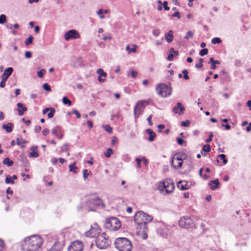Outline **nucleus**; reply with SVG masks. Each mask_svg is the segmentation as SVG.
<instances>
[{"instance_id": "obj_1", "label": "nucleus", "mask_w": 251, "mask_h": 251, "mask_svg": "<svg viewBox=\"0 0 251 251\" xmlns=\"http://www.w3.org/2000/svg\"><path fill=\"white\" fill-rule=\"evenodd\" d=\"M43 244V239L37 235L27 237L22 242V248L27 251H35L38 250Z\"/></svg>"}, {"instance_id": "obj_2", "label": "nucleus", "mask_w": 251, "mask_h": 251, "mask_svg": "<svg viewBox=\"0 0 251 251\" xmlns=\"http://www.w3.org/2000/svg\"><path fill=\"white\" fill-rule=\"evenodd\" d=\"M114 244L119 251H131L132 249L131 242L126 238H117Z\"/></svg>"}, {"instance_id": "obj_3", "label": "nucleus", "mask_w": 251, "mask_h": 251, "mask_svg": "<svg viewBox=\"0 0 251 251\" xmlns=\"http://www.w3.org/2000/svg\"><path fill=\"white\" fill-rule=\"evenodd\" d=\"M158 188L161 192H163L164 190H165L167 194H170L174 190V183L172 180L167 179L160 182L158 183Z\"/></svg>"}, {"instance_id": "obj_4", "label": "nucleus", "mask_w": 251, "mask_h": 251, "mask_svg": "<svg viewBox=\"0 0 251 251\" xmlns=\"http://www.w3.org/2000/svg\"><path fill=\"white\" fill-rule=\"evenodd\" d=\"M108 236L105 233H102L98 235L96 239V244L100 249L106 248L110 244Z\"/></svg>"}, {"instance_id": "obj_5", "label": "nucleus", "mask_w": 251, "mask_h": 251, "mask_svg": "<svg viewBox=\"0 0 251 251\" xmlns=\"http://www.w3.org/2000/svg\"><path fill=\"white\" fill-rule=\"evenodd\" d=\"M152 217L143 211L137 212L134 216V220L137 224H146L152 220Z\"/></svg>"}, {"instance_id": "obj_6", "label": "nucleus", "mask_w": 251, "mask_h": 251, "mask_svg": "<svg viewBox=\"0 0 251 251\" xmlns=\"http://www.w3.org/2000/svg\"><path fill=\"white\" fill-rule=\"evenodd\" d=\"M102 204V203L101 200L99 198L95 199H89L87 201L83 204V208L88 211H94L96 209L97 206Z\"/></svg>"}, {"instance_id": "obj_7", "label": "nucleus", "mask_w": 251, "mask_h": 251, "mask_svg": "<svg viewBox=\"0 0 251 251\" xmlns=\"http://www.w3.org/2000/svg\"><path fill=\"white\" fill-rule=\"evenodd\" d=\"M156 91L157 94L163 98H167L171 96L172 88L163 83L159 84L156 87Z\"/></svg>"}, {"instance_id": "obj_8", "label": "nucleus", "mask_w": 251, "mask_h": 251, "mask_svg": "<svg viewBox=\"0 0 251 251\" xmlns=\"http://www.w3.org/2000/svg\"><path fill=\"white\" fill-rule=\"evenodd\" d=\"M106 226L111 230L116 231L121 227V224L120 220L117 218L111 217L107 221Z\"/></svg>"}, {"instance_id": "obj_9", "label": "nucleus", "mask_w": 251, "mask_h": 251, "mask_svg": "<svg viewBox=\"0 0 251 251\" xmlns=\"http://www.w3.org/2000/svg\"><path fill=\"white\" fill-rule=\"evenodd\" d=\"M185 155L184 154L177 153L175 154L173 157L172 164L175 169H179L182 167L183 160L185 159Z\"/></svg>"}, {"instance_id": "obj_10", "label": "nucleus", "mask_w": 251, "mask_h": 251, "mask_svg": "<svg viewBox=\"0 0 251 251\" xmlns=\"http://www.w3.org/2000/svg\"><path fill=\"white\" fill-rule=\"evenodd\" d=\"M180 226L185 228H189L193 226L194 222L189 217H183L178 221Z\"/></svg>"}, {"instance_id": "obj_11", "label": "nucleus", "mask_w": 251, "mask_h": 251, "mask_svg": "<svg viewBox=\"0 0 251 251\" xmlns=\"http://www.w3.org/2000/svg\"><path fill=\"white\" fill-rule=\"evenodd\" d=\"M100 228L97 224L95 223L91 226V229L85 233L86 237H95L100 234Z\"/></svg>"}, {"instance_id": "obj_12", "label": "nucleus", "mask_w": 251, "mask_h": 251, "mask_svg": "<svg viewBox=\"0 0 251 251\" xmlns=\"http://www.w3.org/2000/svg\"><path fill=\"white\" fill-rule=\"evenodd\" d=\"M148 104V102L145 100L139 101L134 108V113L135 118H137L140 115L144 109L146 105Z\"/></svg>"}, {"instance_id": "obj_13", "label": "nucleus", "mask_w": 251, "mask_h": 251, "mask_svg": "<svg viewBox=\"0 0 251 251\" xmlns=\"http://www.w3.org/2000/svg\"><path fill=\"white\" fill-rule=\"evenodd\" d=\"M84 249V245L82 241H75L71 243L68 248V251H82Z\"/></svg>"}, {"instance_id": "obj_14", "label": "nucleus", "mask_w": 251, "mask_h": 251, "mask_svg": "<svg viewBox=\"0 0 251 251\" xmlns=\"http://www.w3.org/2000/svg\"><path fill=\"white\" fill-rule=\"evenodd\" d=\"M13 72V69L12 67H9L4 70L1 75V80L0 82V87L1 88L5 87L6 81Z\"/></svg>"}, {"instance_id": "obj_15", "label": "nucleus", "mask_w": 251, "mask_h": 251, "mask_svg": "<svg viewBox=\"0 0 251 251\" xmlns=\"http://www.w3.org/2000/svg\"><path fill=\"white\" fill-rule=\"evenodd\" d=\"M64 36L66 41H69L71 39L79 38L80 34L77 30L75 29H72L66 32L64 34Z\"/></svg>"}, {"instance_id": "obj_16", "label": "nucleus", "mask_w": 251, "mask_h": 251, "mask_svg": "<svg viewBox=\"0 0 251 251\" xmlns=\"http://www.w3.org/2000/svg\"><path fill=\"white\" fill-rule=\"evenodd\" d=\"M184 110L185 108L180 102H177L176 105L173 109L174 113H177L179 115L183 114Z\"/></svg>"}, {"instance_id": "obj_17", "label": "nucleus", "mask_w": 251, "mask_h": 251, "mask_svg": "<svg viewBox=\"0 0 251 251\" xmlns=\"http://www.w3.org/2000/svg\"><path fill=\"white\" fill-rule=\"evenodd\" d=\"M96 72L99 75L98 76V81L100 82H103L105 81V78L107 76V74L102 69H98Z\"/></svg>"}, {"instance_id": "obj_18", "label": "nucleus", "mask_w": 251, "mask_h": 251, "mask_svg": "<svg viewBox=\"0 0 251 251\" xmlns=\"http://www.w3.org/2000/svg\"><path fill=\"white\" fill-rule=\"evenodd\" d=\"M177 187L181 190H187L190 187V185H189L188 182L186 181L180 180L177 183Z\"/></svg>"}, {"instance_id": "obj_19", "label": "nucleus", "mask_w": 251, "mask_h": 251, "mask_svg": "<svg viewBox=\"0 0 251 251\" xmlns=\"http://www.w3.org/2000/svg\"><path fill=\"white\" fill-rule=\"evenodd\" d=\"M208 185L210 188L212 190L218 188L220 187V183L218 179L210 181L208 183Z\"/></svg>"}, {"instance_id": "obj_20", "label": "nucleus", "mask_w": 251, "mask_h": 251, "mask_svg": "<svg viewBox=\"0 0 251 251\" xmlns=\"http://www.w3.org/2000/svg\"><path fill=\"white\" fill-rule=\"evenodd\" d=\"M64 241L55 243L49 251H60L63 245Z\"/></svg>"}, {"instance_id": "obj_21", "label": "nucleus", "mask_w": 251, "mask_h": 251, "mask_svg": "<svg viewBox=\"0 0 251 251\" xmlns=\"http://www.w3.org/2000/svg\"><path fill=\"white\" fill-rule=\"evenodd\" d=\"M17 106L18 107L17 110L19 116H22L24 114V112L27 110V108L24 106L22 103H18L17 104Z\"/></svg>"}, {"instance_id": "obj_22", "label": "nucleus", "mask_w": 251, "mask_h": 251, "mask_svg": "<svg viewBox=\"0 0 251 251\" xmlns=\"http://www.w3.org/2000/svg\"><path fill=\"white\" fill-rule=\"evenodd\" d=\"M178 55V52L174 50V48H171L168 55V60L170 61L173 60L175 56Z\"/></svg>"}, {"instance_id": "obj_23", "label": "nucleus", "mask_w": 251, "mask_h": 251, "mask_svg": "<svg viewBox=\"0 0 251 251\" xmlns=\"http://www.w3.org/2000/svg\"><path fill=\"white\" fill-rule=\"evenodd\" d=\"M146 132L149 135L148 140L150 142H152L154 141L156 137V134L152 131V130L151 129H148L146 130Z\"/></svg>"}, {"instance_id": "obj_24", "label": "nucleus", "mask_w": 251, "mask_h": 251, "mask_svg": "<svg viewBox=\"0 0 251 251\" xmlns=\"http://www.w3.org/2000/svg\"><path fill=\"white\" fill-rule=\"evenodd\" d=\"M165 38L168 43H170L171 42H172L174 38L173 31L170 30L168 31V32L166 33L165 34Z\"/></svg>"}, {"instance_id": "obj_25", "label": "nucleus", "mask_w": 251, "mask_h": 251, "mask_svg": "<svg viewBox=\"0 0 251 251\" xmlns=\"http://www.w3.org/2000/svg\"><path fill=\"white\" fill-rule=\"evenodd\" d=\"M132 48H130L129 45H127L126 47V50L128 52V54H130L131 52H136V50L137 48V46L135 44H132Z\"/></svg>"}, {"instance_id": "obj_26", "label": "nucleus", "mask_w": 251, "mask_h": 251, "mask_svg": "<svg viewBox=\"0 0 251 251\" xmlns=\"http://www.w3.org/2000/svg\"><path fill=\"white\" fill-rule=\"evenodd\" d=\"M13 127V125L11 123L3 125L2 126V128L5 130V131L8 133H10L12 131Z\"/></svg>"}, {"instance_id": "obj_27", "label": "nucleus", "mask_w": 251, "mask_h": 251, "mask_svg": "<svg viewBox=\"0 0 251 251\" xmlns=\"http://www.w3.org/2000/svg\"><path fill=\"white\" fill-rule=\"evenodd\" d=\"M37 147L32 146L31 147L30 150H31V152L29 154L30 157H37L39 156V154L36 151Z\"/></svg>"}, {"instance_id": "obj_28", "label": "nucleus", "mask_w": 251, "mask_h": 251, "mask_svg": "<svg viewBox=\"0 0 251 251\" xmlns=\"http://www.w3.org/2000/svg\"><path fill=\"white\" fill-rule=\"evenodd\" d=\"M209 62L211 63V69L212 70H215L216 69V65L220 64L219 60H215L213 58H210L209 59Z\"/></svg>"}, {"instance_id": "obj_29", "label": "nucleus", "mask_w": 251, "mask_h": 251, "mask_svg": "<svg viewBox=\"0 0 251 251\" xmlns=\"http://www.w3.org/2000/svg\"><path fill=\"white\" fill-rule=\"evenodd\" d=\"M211 150V147L209 145H205L203 146V149L201 151V153L204 156L206 155V153L208 152Z\"/></svg>"}, {"instance_id": "obj_30", "label": "nucleus", "mask_w": 251, "mask_h": 251, "mask_svg": "<svg viewBox=\"0 0 251 251\" xmlns=\"http://www.w3.org/2000/svg\"><path fill=\"white\" fill-rule=\"evenodd\" d=\"M3 163L8 167H11L13 165L14 162L9 158L6 157L3 160Z\"/></svg>"}, {"instance_id": "obj_31", "label": "nucleus", "mask_w": 251, "mask_h": 251, "mask_svg": "<svg viewBox=\"0 0 251 251\" xmlns=\"http://www.w3.org/2000/svg\"><path fill=\"white\" fill-rule=\"evenodd\" d=\"M75 165H76L75 162H74L73 164L69 165V170L71 172H73L75 174H76L77 173L76 171L77 167H76Z\"/></svg>"}, {"instance_id": "obj_32", "label": "nucleus", "mask_w": 251, "mask_h": 251, "mask_svg": "<svg viewBox=\"0 0 251 251\" xmlns=\"http://www.w3.org/2000/svg\"><path fill=\"white\" fill-rule=\"evenodd\" d=\"M113 153V151L112 149L111 148H108L105 152L104 153V156L107 157L109 158L110 157V156Z\"/></svg>"}, {"instance_id": "obj_33", "label": "nucleus", "mask_w": 251, "mask_h": 251, "mask_svg": "<svg viewBox=\"0 0 251 251\" xmlns=\"http://www.w3.org/2000/svg\"><path fill=\"white\" fill-rule=\"evenodd\" d=\"M49 113H48L47 116L49 118H51L53 117L54 114L55 112V109L51 107L49 111Z\"/></svg>"}, {"instance_id": "obj_34", "label": "nucleus", "mask_w": 251, "mask_h": 251, "mask_svg": "<svg viewBox=\"0 0 251 251\" xmlns=\"http://www.w3.org/2000/svg\"><path fill=\"white\" fill-rule=\"evenodd\" d=\"M63 103L64 104H68V105H71L72 102L70 100L66 97H64L62 99Z\"/></svg>"}, {"instance_id": "obj_35", "label": "nucleus", "mask_w": 251, "mask_h": 251, "mask_svg": "<svg viewBox=\"0 0 251 251\" xmlns=\"http://www.w3.org/2000/svg\"><path fill=\"white\" fill-rule=\"evenodd\" d=\"M194 35V33L191 31H188L186 34V35L184 37V38L186 40H188L189 39V38H191L193 37Z\"/></svg>"}, {"instance_id": "obj_36", "label": "nucleus", "mask_w": 251, "mask_h": 251, "mask_svg": "<svg viewBox=\"0 0 251 251\" xmlns=\"http://www.w3.org/2000/svg\"><path fill=\"white\" fill-rule=\"evenodd\" d=\"M211 42L213 44H220L222 42V40L220 38L215 37L212 39Z\"/></svg>"}, {"instance_id": "obj_37", "label": "nucleus", "mask_w": 251, "mask_h": 251, "mask_svg": "<svg viewBox=\"0 0 251 251\" xmlns=\"http://www.w3.org/2000/svg\"><path fill=\"white\" fill-rule=\"evenodd\" d=\"M59 130L60 127L58 126H56L51 130V133L56 136H58V132H59Z\"/></svg>"}, {"instance_id": "obj_38", "label": "nucleus", "mask_w": 251, "mask_h": 251, "mask_svg": "<svg viewBox=\"0 0 251 251\" xmlns=\"http://www.w3.org/2000/svg\"><path fill=\"white\" fill-rule=\"evenodd\" d=\"M33 39V38L31 35L29 36L28 38L26 39V40L25 41V45L28 46L31 44L32 43Z\"/></svg>"}, {"instance_id": "obj_39", "label": "nucleus", "mask_w": 251, "mask_h": 251, "mask_svg": "<svg viewBox=\"0 0 251 251\" xmlns=\"http://www.w3.org/2000/svg\"><path fill=\"white\" fill-rule=\"evenodd\" d=\"M6 21V17L4 14L0 15V24H4Z\"/></svg>"}, {"instance_id": "obj_40", "label": "nucleus", "mask_w": 251, "mask_h": 251, "mask_svg": "<svg viewBox=\"0 0 251 251\" xmlns=\"http://www.w3.org/2000/svg\"><path fill=\"white\" fill-rule=\"evenodd\" d=\"M218 158H220L221 159L223 160V162L224 164H226L227 162V160L226 159V155L224 154H220L218 156Z\"/></svg>"}, {"instance_id": "obj_41", "label": "nucleus", "mask_w": 251, "mask_h": 251, "mask_svg": "<svg viewBox=\"0 0 251 251\" xmlns=\"http://www.w3.org/2000/svg\"><path fill=\"white\" fill-rule=\"evenodd\" d=\"M130 74L131 76L133 78H135L136 77L137 75V72L135 71L133 69H131L130 70ZM127 75L129 76V73H128L127 74Z\"/></svg>"}, {"instance_id": "obj_42", "label": "nucleus", "mask_w": 251, "mask_h": 251, "mask_svg": "<svg viewBox=\"0 0 251 251\" xmlns=\"http://www.w3.org/2000/svg\"><path fill=\"white\" fill-rule=\"evenodd\" d=\"M160 33V29H159L158 28L153 29L152 30V34L156 37L158 36L159 35Z\"/></svg>"}, {"instance_id": "obj_43", "label": "nucleus", "mask_w": 251, "mask_h": 251, "mask_svg": "<svg viewBox=\"0 0 251 251\" xmlns=\"http://www.w3.org/2000/svg\"><path fill=\"white\" fill-rule=\"evenodd\" d=\"M204 62V60L202 58L199 59V63L196 64L195 66L197 68H201L202 67V63Z\"/></svg>"}, {"instance_id": "obj_44", "label": "nucleus", "mask_w": 251, "mask_h": 251, "mask_svg": "<svg viewBox=\"0 0 251 251\" xmlns=\"http://www.w3.org/2000/svg\"><path fill=\"white\" fill-rule=\"evenodd\" d=\"M5 183L7 184L11 183L14 184V181L11 179V177L10 176H8L6 177L5 178Z\"/></svg>"}, {"instance_id": "obj_45", "label": "nucleus", "mask_w": 251, "mask_h": 251, "mask_svg": "<svg viewBox=\"0 0 251 251\" xmlns=\"http://www.w3.org/2000/svg\"><path fill=\"white\" fill-rule=\"evenodd\" d=\"M208 51L207 49H203L200 51L199 54L201 56H203L206 55L208 53Z\"/></svg>"}, {"instance_id": "obj_46", "label": "nucleus", "mask_w": 251, "mask_h": 251, "mask_svg": "<svg viewBox=\"0 0 251 251\" xmlns=\"http://www.w3.org/2000/svg\"><path fill=\"white\" fill-rule=\"evenodd\" d=\"M46 71L44 69H42L40 71L37 72V75L39 77L42 78L44 74L45 73Z\"/></svg>"}, {"instance_id": "obj_47", "label": "nucleus", "mask_w": 251, "mask_h": 251, "mask_svg": "<svg viewBox=\"0 0 251 251\" xmlns=\"http://www.w3.org/2000/svg\"><path fill=\"white\" fill-rule=\"evenodd\" d=\"M182 73L183 74V78L186 80L188 79L189 75H188V71L187 70H184L182 71Z\"/></svg>"}, {"instance_id": "obj_48", "label": "nucleus", "mask_w": 251, "mask_h": 251, "mask_svg": "<svg viewBox=\"0 0 251 251\" xmlns=\"http://www.w3.org/2000/svg\"><path fill=\"white\" fill-rule=\"evenodd\" d=\"M43 88L47 91H50L51 89L50 86L47 83H44L43 85Z\"/></svg>"}, {"instance_id": "obj_49", "label": "nucleus", "mask_w": 251, "mask_h": 251, "mask_svg": "<svg viewBox=\"0 0 251 251\" xmlns=\"http://www.w3.org/2000/svg\"><path fill=\"white\" fill-rule=\"evenodd\" d=\"M69 150V145L68 144L63 145L61 147V151H66Z\"/></svg>"}, {"instance_id": "obj_50", "label": "nucleus", "mask_w": 251, "mask_h": 251, "mask_svg": "<svg viewBox=\"0 0 251 251\" xmlns=\"http://www.w3.org/2000/svg\"><path fill=\"white\" fill-rule=\"evenodd\" d=\"M98 15H100V18L101 19H103L104 18V16L102 15V14L103 13V10L102 9H100L97 12Z\"/></svg>"}, {"instance_id": "obj_51", "label": "nucleus", "mask_w": 251, "mask_h": 251, "mask_svg": "<svg viewBox=\"0 0 251 251\" xmlns=\"http://www.w3.org/2000/svg\"><path fill=\"white\" fill-rule=\"evenodd\" d=\"M89 175V173L88 172V170L86 169L83 170V176L84 178L85 179L87 178Z\"/></svg>"}, {"instance_id": "obj_52", "label": "nucleus", "mask_w": 251, "mask_h": 251, "mask_svg": "<svg viewBox=\"0 0 251 251\" xmlns=\"http://www.w3.org/2000/svg\"><path fill=\"white\" fill-rule=\"evenodd\" d=\"M190 124V121L189 120H186L185 121H183L181 122V125L183 126H188Z\"/></svg>"}, {"instance_id": "obj_53", "label": "nucleus", "mask_w": 251, "mask_h": 251, "mask_svg": "<svg viewBox=\"0 0 251 251\" xmlns=\"http://www.w3.org/2000/svg\"><path fill=\"white\" fill-rule=\"evenodd\" d=\"M72 113L73 114H75L77 118H80V116H81L80 114L78 112V111L77 110H76V109L73 110Z\"/></svg>"}, {"instance_id": "obj_54", "label": "nucleus", "mask_w": 251, "mask_h": 251, "mask_svg": "<svg viewBox=\"0 0 251 251\" xmlns=\"http://www.w3.org/2000/svg\"><path fill=\"white\" fill-rule=\"evenodd\" d=\"M104 129L109 133H111L112 132V128L108 125L104 126Z\"/></svg>"}, {"instance_id": "obj_55", "label": "nucleus", "mask_w": 251, "mask_h": 251, "mask_svg": "<svg viewBox=\"0 0 251 251\" xmlns=\"http://www.w3.org/2000/svg\"><path fill=\"white\" fill-rule=\"evenodd\" d=\"M167 2L166 1H164L163 3V5L164 7V8L165 10H169L170 9V7L167 5Z\"/></svg>"}, {"instance_id": "obj_56", "label": "nucleus", "mask_w": 251, "mask_h": 251, "mask_svg": "<svg viewBox=\"0 0 251 251\" xmlns=\"http://www.w3.org/2000/svg\"><path fill=\"white\" fill-rule=\"evenodd\" d=\"M32 56V53L29 51H26L25 52V57L27 58H30Z\"/></svg>"}, {"instance_id": "obj_57", "label": "nucleus", "mask_w": 251, "mask_h": 251, "mask_svg": "<svg viewBox=\"0 0 251 251\" xmlns=\"http://www.w3.org/2000/svg\"><path fill=\"white\" fill-rule=\"evenodd\" d=\"M4 248V244L3 241L0 239V251H2Z\"/></svg>"}, {"instance_id": "obj_58", "label": "nucleus", "mask_w": 251, "mask_h": 251, "mask_svg": "<svg viewBox=\"0 0 251 251\" xmlns=\"http://www.w3.org/2000/svg\"><path fill=\"white\" fill-rule=\"evenodd\" d=\"M212 137H213V134H212V133H210L209 135V138L208 139H207L205 141L206 143H210V142H211Z\"/></svg>"}, {"instance_id": "obj_59", "label": "nucleus", "mask_w": 251, "mask_h": 251, "mask_svg": "<svg viewBox=\"0 0 251 251\" xmlns=\"http://www.w3.org/2000/svg\"><path fill=\"white\" fill-rule=\"evenodd\" d=\"M172 17H176L178 19H180L181 15L179 12H176L172 15Z\"/></svg>"}, {"instance_id": "obj_60", "label": "nucleus", "mask_w": 251, "mask_h": 251, "mask_svg": "<svg viewBox=\"0 0 251 251\" xmlns=\"http://www.w3.org/2000/svg\"><path fill=\"white\" fill-rule=\"evenodd\" d=\"M151 118H152V115H150L148 118H147V121L148 122V123H149V125L151 126L152 125V123L151 122Z\"/></svg>"}, {"instance_id": "obj_61", "label": "nucleus", "mask_w": 251, "mask_h": 251, "mask_svg": "<svg viewBox=\"0 0 251 251\" xmlns=\"http://www.w3.org/2000/svg\"><path fill=\"white\" fill-rule=\"evenodd\" d=\"M117 141V138L115 136H113L111 140V144L114 145L115 144L116 142Z\"/></svg>"}, {"instance_id": "obj_62", "label": "nucleus", "mask_w": 251, "mask_h": 251, "mask_svg": "<svg viewBox=\"0 0 251 251\" xmlns=\"http://www.w3.org/2000/svg\"><path fill=\"white\" fill-rule=\"evenodd\" d=\"M41 127L40 126H37L35 127V128H34V131L36 133H38L40 132V131L41 130Z\"/></svg>"}, {"instance_id": "obj_63", "label": "nucleus", "mask_w": 251, "mask_h": 251, "mask_svg": "<svg viewBox=\"0 0 251 251\" xmlns=\"http://www.w3.org/2000/svg\"><path fill=\"white\" fill-rule=\"evenodd\" d=\"M17 144L18 145H21L22 144L23 139L22 138H17L16 139Z\"/></svg>"}, {"instance_id": "obj_64", "label": "nucleus", "mask_w": 251, "mask_h": 251, "mask_svg": "<svg viewBox=\"0 0 251 251\" xmlns=\"http://www.w3.org/2000/svg\"><path fill=\"white\" fill-rule=\"evenodd\" d=\"M246 105L249 107V110H251V100H248L247 102Z\"/></svg>"}]
</instances>
